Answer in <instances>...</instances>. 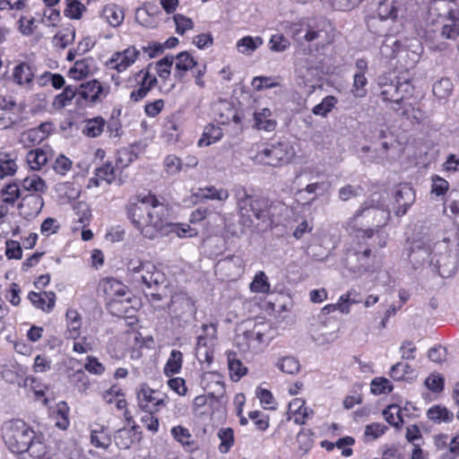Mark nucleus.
Returning a JSON list of instances; mask_svg holds the SVG:
<instances>
[{
    "mask_svg": "<svg viewBox=\"0 0 459 459\" xmlns=\"http://www.w3.org/2000/svg\"><path fill=\"white\" fill-rule=\"evenodd\" d=\"M75 38V30L73 26H68L59 30L52 39L54 48L65 49L73 43Z\"/></svg>",
    "mask_w": 459,
    "mask_h": 459,
    "instance_id": "obj_42",
    "label": "nucleus"
},
{
    "mask_svg": "<svg viewBox=\"0 0 459 459\" xmlns=\"http://www.w3.org/2000/svg\"><path fill=\"white\" fill-rule=\"evenodd\" d=\"M152 63L148 64L127 78V87L131 89L129 100L137 103L144 100L157 86V75L152 73Z\"/></svg>",
    "mask_w": 459,
    "mask_h": 459,
    "instance_id": "obj_9",
    "label": "nucleus"
},
{
    "mask_svg": "<svg viewBox=\"0 0 459 459\" xmlns=\"http://www.w3.org/2000/svg\"><path fill=\"white\" fill-rule=\"evenodd\" d=\"M173 21L175 22V31L179 36L185 35L188 30L194 29L195 23L193 20L182 13H174Z\"/></svg>",
    "mask_w": 459,
    "mask_h": 459,
    "instance_id": "obj_61",
    "label": "nucleus"
},
{
    "mask_svg": "<svg viewBox=\"0 0 459 459\" xmlns=\"http://www.w3.org/2000/svg\"><path fill=\"white\" fill-rule=\"evenodd\" d=\"M249 289L250 291L254 293H262L266 295L271 293V284L264 271H258L255 273L253 281L249 284Z\"/></svg>",
    "mask_w": 459,
    "mask_h": 459,
    "instance_id": "obj_49",
    "label": "nucleus"
},
{
    "mask_svg": "<svg viewBox=\"0 0 459 459\" xmlns=\"http://www.w3.org/2000/svg\"><path fill=\"white\" fill-rule=\"evenodd\" d=\"M36 65L28 61H21L12 70V82L25 89H31L33 86Z\"/></svg>",
    "mask_w": 459,
    "mask_h": 459,
    "instance_id": "obj_18",
    "label": "nucleus"
},
{
    "mask_svg": "<svg viewBox=\"0 0 459 459\" xmlns=\"http://www.w3.org/2000/svg\"><path fill=\"white\" fill-rule=\"evenodd\" d=\"M184 168L182 160L175 154H169L163 160V169L168 176L179 174Z\"/></svg>",
    "mask_w": 459,
    "mask_h": 459,
    "instance_id": "obj_55",
    "label": "nucleus"
},
{
    "mask_svg": "<svg viewBox=\"0 0 459 459\" xmlns=\"http://www.w3.org/2000/svg\"><path fill=\"white\" fill-rule=\"evenodd\" d=\"M170 434L186 450L193 451L195 448V440L187 428L182 425L174 426L170 429Z\"/></svg>",
    "mask_w": 459,
    "mask_h": 459,
    "instance_id": "obj_35",
    "label": "nucleus"
},
{
    "mask_svg": "<svg viewBox=\"0 0 459 459\" xmlns=\"http://www.w3.org/2000/svg\"><path fill=\"white\" fill-rule=\"evenodd\" d=\"M438 274L442 278H448L455 273V263L449 255H441L437 260L436 264Z\"/></svg>",
    "mask_w": 459,
    "mask_h": 459,
    "instance_id": "obj_51",
    "label": "nucleus"
},
{
    "mask_svg": "<svg viewBox=\"0 0 459 459\" xmlns=\"http://www.w3.org/2000/svg\"><path fill=\"white\" fill-rule=\"evenodd\" d=\"M161 138L168 143H177L183 134L182 117L178 111L166 116L161 124Z\"/></svg>",
    "mask_w": 459,
    "mask_h": 459,
    "instance_id": "obj_16",
    "label": "nucleus"
},
{
    "mask_svg": "<svg viewBox=\"0 0 459 459\" xmlns=\"http://www.w3.org/2000/svg\"><path fill=\"white\" fill-rule=\"evenodd\" d=\"M379 97L391 105L398 116L406 118L411 123L420 124L423 119V112L416 107L414 97L415 88L411 81L400 82L398 79L389 80L385 76L379 77Z\"/></svg>",
    "mask_w": 459,
    "mask_h": 459,
    "instance_id": "obj_2",
    "label": "nucleus"
},
{
    "mask_svg": "<svg viewBox=\"0 0 459 459\" xmlns=\"http://www.w3.org/2000/svg\"><path fill=\"white\" fill-rule=\"evenodd\" d=\"M389 134L388 126L384 124L373 123L370 124L368 132L366 134V138L373 144L379 142L380 149L375 147V150L381 152L379 158H385L388 150L390 149L389 143L385 141Z\"/></svg>",
    "mask_w": 459,
    "mask_h": 459,
    "instance_id": "obj_22",
    "label": "nucleus"
},
{
    "mask_svg": "<svg viewBox=\"0 0 459 459\" xmlns=\"http://www.w3.org/2000/svg\"><path fill=\"white\" fill-rule=\"evenodd\" d=\"M105 126L106 120L100 116L87 119L82 129V134L91 138L98 137L104 131Z\"/></svg>",
    "mask_w": 459,
    "mask_h": 459,
    "instance_id": "obj_47",
    "label": "nucleus"
},
{
    "mask_svg": "<svg viewBox=\"0 0 459 459\" xmlns=\"http://www.w3.org/2000/svg\"><path fill=\"white\" fill-rule=\"evenodd\" d=\"M20 188L27 191V195L45 194L48 190V186L43 178L38 175L26 177L20 182Z\"/></svg>",
    "mask_w": 459,
    "mask_h": 459,
    "instance_id": "obj_37",
    "label": "nucleus"
},
{
    "mask_svg": "<svg viewBox=\"0 0 459 459\" xmlns=\"http://www.w3.org/2000/svg\"><path fill=\"white\" fill-rule=\"evenodd\" d=\"M140 55V50L131 45L124 50L113 52L104 65L108 70L116 71L117 74H123L135 64Z\"/></svg>",
    "mask_w": 459,
    "mask_h": 459,
    "instance_id": "obj_13",
    "label": "nucleus"
},
{
    "mask_svg": "<svg viewBox=\"0 0 459 459\" xmlns=\"http://www.w3.org/2000/svg\"><path fill=\"white\" fill-rule=\"evenodd\" d=\"M388 428L379 422H373L365 427L364 429V441L370 442L374 441L380 437H382Z\"/></svg>",
    "mask_w": 459,
    "mask_h": 459,
    "instance_id": "obj_58",
    "label": "nucleus"
},
{
    "mask_svg": "<svg viewBox=\"0 0 459 459\" xmlns=\"http://www.w3.org/2000/svg\"><path fill=\"white\" fill-rule=\"evenodd\" d=\"M195 196L200 201L204 202L206 200L212 201H226L230 195L225 188H217L213 186H208L204 187H199L195 193Z\"/></svg>",
    "mask_w": 459,
    "mask_h": 459,
    "instance_id": "obj_33",
    "label": "nucleus"
},
{
    "mask_svg": "<svg viewBox=\"0 0 459 459\" xmlns=\"http://www.w3.org/2000/svg\"><path fill=\"white\" fill-rule=\"evenodd\" d=\"M227 360L230 377L233 382L239 381L247 374V368L238 358L236 351H229L227 353Z\"/></svg>",
    "mask_w": 459,
    "mask_h": 459,
    "instance_id": "obj_34",
    "label": "nucleus"
},
{
    "mask_svg": "<svg viewBox=\"0 0 459 459\" xmlns=\"http://www.w3.org/2000/svg\"><path fill=\"white\" fill-rule=\"evenodd\" d=\"M91 429V444L97 447L107 449L111 445V437L108 428L103 424L94 422L90 426Z\"/></svg>",
    "mask_w": 459,
    "mask_h": 459,
    "instance_id": "obj_29",
    "label": "nucleus"
},
{
    "mask_svg": "<svg viewBox=\"0 0 459 459\" xmlns=\"http://www.w3.org/2000/svg\"><path fill=\"white\" fill-rule=\"evenodd\" d=\"M267 325L261 323L256 324L250 330H246L238 337V345L243 351L248 350H256L261 345L266 343L271 336L266 333Z\"/></svg>",
    "mask_w": 459,
    "mask_h": 459,
    "instance_id": "obj_15",
    "label": "nucleus"
},
{
    "mask_svg": "<svg viewBox=\"0 0 459 459\" xmlns=\"http://www.w3.org/2000/svg\"><path fill=\"white\" fill-rule=\"evenodd\" d=\"M53 420H55V426L59 429L65 430L70 425L69 420V407L66 403H59L56 406V410L53 412Z\"/></svg>",
    "mask_w": 459,
    "mask_h": 459,
    "instance_id": "obj_50",
    "label": "nucleus"
},
{
    "mask_svg": "<svg viewBox=\"0 0 459 459\" xmlns=\"http://www.w3.org/2000/svg\"><path fill=\"white\" fill-rule=\"evenodd\" d=\"M403 6V0H381L376 9V13L380 21L391 20L394 22Z\"/></svg>",
    "mask_w": 459,
    "mask_h": 459,
    "instance_id": "obj_26",
    "label": "nucleus"
},
{
    "mask_svg": "<svg viewBox=\"0 0 459 459\" xmlns=\"http://www.w3.org/2000/svg\"><path fill=\"white\" fill-rule=\"evenodd\" d=\"M223 136V132L221 126L212 123L204 126L203 134L198 140L197 145L199 147L210 146L212 143L219 142Z\"/></svg>",
    "mask_w": 459,
    "mask_h": 459,
    "instance_id": "obj_39",
    "label": "nucleus"
},
{
    "mask_svg": "<svg viewBox=\"0 0 459 459\" xmlns=\"http://www.w3.org/2000/svg\"><path fill=\"white\" fill-rule=\"evenodd\" d=\"M78 96L77 87L66 85L60 93L56 94L52 100V108L56 110H61L72 104L73 100Z\"/></svg>",
    "mask_w": 459,
    "mask_h": 459,
    "instance_id": "obj_38",
    "label": "nucleus"
},
{
    "mask_svg": "<svg viewBox=\"0 0 459 459\" xmlns=\"http://www.w3.org/2000/svg\"><path fill=\"white\" fill-rule=\"evenodd\" d=\"M352 292L353 291H347L346 293L342 294L339 298L336 304L326 305L323 308V311L326 314H329L335 311L336 309H339L342 313H349L351 305L357 304L361 301L360 299H351Z\"/></svg>",
    "mask_w": 459,
    "mask_h": 459,
    "instance_id": "obj_45",
    "label": "nucleus"
},
{
    "mask_svg": "<svg viewBox=\"0 0 459 459\" xmlns=\"http://www.w3.org/2000/svg\"><path fill=\"white\" fill-rule=\"evenodd\" d=\"M116 337L132 359L138 357L143 345L142 333L139 331L131 328L117 334Z\"/></svg>",
    "mask_w": 459,
    "mask_h": 459,
    "instance_id": "obj_20",
    "label": "nucleus"
},
{
    "mask_svg": "<svg viewBox=\"0 0 459 459\" xmlns=\"http://www.w3.org/2000/svg\"><path fill=\"white\" fill-rule=\"evenodd\" d=\"M70 366H66L65 373L68 385L79 393H86L91 387V380L83 368H75L74 364H80L75 359H70Z\"/></svg>",
    "mask_w": 459,
    "mask_h": 459,
    "instance_id": "obj_17",
    "label": "nucleus"
},
{
    "mask_svg": "<svg viewBox=\"0 0 459 459\" xmlns=\"http://www.w3.org/2000/svg\"><path fill=\"white\" fill-rule=\"evenodd\" d=\"M91 73L90 62L86 58L77 60L67 72V76L75 81L85 79Z\"/></svg>",
    "mask_w": 459,
    "mask_h": 459,
    "instance_id": "obj_48",
    "label": "nucleus"
},
{
    "mask_svg": "<svg viewBox=\"0 0 459 459\" xmlns=\"http://www.w3.org/2000/svg\"><path fill=\"white\" fill-rule=\"evenodd\" d=\"M3 439L8 449L14 454H23L35 449L44 442L42 433H36L31 426L21 419L5 422Z\"/></svg>",
    "mask_w": 459,
    "mask_h": 459,
    "instance_id": "obj_5",
    "label": "nucleus"
},
{
    "mask_svg": "<svg viewBox=\"0 0 459 459\" xmlns=\"http://www.w3.org/2000/svg\"><path fill=\"white\" fill-rule=\"evenodd\" d=\"M16 158L11 152H0V178L13 177L17 172Z\"/></svg>",
    "mask_w": 459,
    "mask_h": 459,
    "instance_id": "obj_43",
    "label": "nucleus"
},
{
    "mask_svg": "<svg viewBox=\"0 0 459 459\" xmlns=\"http://www.w3.org/2000/svg\"><path fill=\"white\" fill-rule=\"evenodd\" d=\"M64 15L70 20H81L87 7L82 0H65Z\"/></svg>",
    "mask_w": 459,
    "mask_h": 459,
    "instance_id": "obj_44",
    "label": "nucleus"
},
{
    "mask_svg": "<svg viewBox=\"0 0 459 459\" xmlns=\"http://www.w3.org/2000/svg\"><path fill=\"white\" fill-rule=\"evenodd\" d=\"M174 77L178 82H183L187 72L193 70L197 65V60L187 51L179 52L174 57Z\"/></svg>",
    "mask_w": 459,
    "mask_h": 459,
    "instance_id": "obj_25",
    "label": "nucleus"
},
{
    "mask_svg": "<svg viewBox=\"0 0 459 459\" xmlns=\"http://www.w3.org/2000/svg\"><path fill=\"white\" fill-rule=\"evenodd\" d=\"M44 200L40 194L25 195L19 204V213L23 218L30 220L35 218L42 210Z\"/></svg>",
    "mask_w": 459,
    "mask_h": 459,
    "instance_id": "obj_24",
    "label": "nucleus"
},
{
    "mask_svg": "<svg viewBox=\"0 0 459 459\" xmlns=\"http://www.w3.org/2000/svg\"><path fill=\"white\" fill-rule=\"evenodd\" d=\"M394 202L396 204L395 214L399 217L403 216L415 199V193L408 184H400L396 186L394 193Z\"/></svg>",
    "mask_w": 459,
    "mask_h": 459,
    "instance_id": "obj_23",
    "label": "nucleus"
},
{
    "mask_svg": "<svg viewBox=\"0 0 459 459\" xmlns=\"http://www.w3.org/2000/svg\"><path fill=\"white\" fill-rule=\"evenodd\" d=\"M126 270L133 281L149 289L162 284L166 280L165 273L152 261L132 258L127 262Z\"/></svg>",
    "mask_w": 459,
    "mask_h": 459,
    "instance_id": "obj_8",
    "label": "nucleus"
},
{
    "mask_svg": "<svg viewBox=\"0 0 459 459\" xmlns=\"http://www.w3.org/2000/svg\"><path fill=\"white\" fill-rule=\"evenodd\" d=\"M100 18L112 27H118L124 21L123 9L116 4H108L100 12Z\"/></svg>",
    "mask_w": 459,
    "mask_h": 459,
    "instance_id": "obj_32",
    "label": "nucleus"
},
{
    "mask_svg": "<svg viewBox=\"0 0 459 459\" xmlns=\"http://www.w3.org/2000/svg\"><path fill=\"white\" fill-rule=\"evenodd\" d=\"M393 385L389 379L380 377H375L370 383V391L373 394H386L393 391Z\"/></svg>",
    "mask_w": 459,
    "mask_h": 459,
    "instance_id": "obj_60",
    "label": "nucleus"
},
{
    "mask_svg": "<svg viewBox=\"0 0 459 459\" xmlns=\"http://www.w3.org/2000/svg\"><path fill=\"white\" fill-rule=\"evenodd\" d=\"M97 292L105 301L107 310L113 316H119L125 309L123 302L129 301L126 298L127 287L121 281L114 277H105L100 280Z\"/></svg>",
    "mask_w": 459,
    "mask_h": 459,
    "instance_id": "obj_7",
    "label": "nucleus"
},
{
    "mask_svg": "<svg viewBox=\"0 0 459 459\" xmlns=\"http://www.w3.org/2000/svg\"><path fill=\"white\" fill-rule=\"evenodd\" d=\"M204 388L212 397L222 395L225 393L223 377L216 372L208 373L203 380Z\"/></svg>",
    "mask_w": 459,
    "mask_h": 459,
    "instance_id": "obj_31",
    "label": "nucleus"
},
{
    "mask_svg": "<svg viewBox=\"0 0 459 459\" xmlns=\"http://www.w3.org/2000/svg\"><path fill=\"white\" fill-rule=\"evenodd\" d=\"M314 431L310 429H301L297 435L299 447L303 452H308L314 444Z\"/></svg>",
    "mask_w": 459,
    "mask_h": 459,
    "instance_id": "obj_62",
    "label": "nucleus"
},
{
    "mask_svg": "<svg viewBox=\"0 0 459 459\" xmlns=\"http://www.w3.org/2000/svg\"><path fill=\"white\" fill-rule=\"evenodd\" d=\"M314 413V410L307 407L302 398H294L289 403L288 420H292L297 425H305Z\"/></svg>",
    "mask_w": 459,
    "mask_h": 459,
    "instance_id": "obj_21",
    "label": "nucleus"
},
{
    "mask_svg": "<svg viewBox=\"0 0 459 459\" xmlns=\"http://www.w3.org/2000/svg\"><path fill=\"white\" fill-rule=\"evenodd\" d=\"M426 414L427 418L436 424L451 423L455 418L453 411L442 404L432 405L428 409Z\"/></svg>",
    "mask_w": 459,
    "mask_h": 459,
    "instance_id": "obj_36",
    "label": "nucleus"
},
{
    "mask_svg": "<svg viewBox=\"0 0 459 459\" xmlns=\"http://www.w3.org/2000/svg\"><path fill=\"white\" fill-rule=\"evenodd\" d=\"M236 202L239 217L244 225L251 227L255 220L265 224L272 225L276 215H279L283 204L277 201L258 195L249 194L245 187L236 191Z\"/></svg>",
    "mask_w": 459,
    "mask_h": 459,
    "instance_id": "obj_3",
    "label": "nucleus"
},
{
    "mask_svg": "<svg viewBox=\"0 0 459 459\" xmlns=\"http://www.w3.org/2000/svg\"><path fill=\"white\" fill-rule=\"evenodd\" d=\"M137 406L141 411L159 412L167 405V395L152 388L148 384H141L135 391Z\"/></svg>",
    "mask_w": 459,
    "mask_h": 459,
    "instance_id": "obj_12",
    "label": "nucleus"
},
{
    "mask_svg": "<svg viewBox=\"0 0 459 459\" xmlns=\"http://www.w3.org/2000/svg\"><path fill=\"white\" fill-rule=\"evenodd\" d=\"M173 63L174 56H165L155 63V72L161 80L166 81L169 78Z\"/></svg>",
    "mask_w": 459,
    "mask_h": 459,
    "instance_id": "obj_57",
    "label": "nucleus"
},
{
    "mask_svg": "<svg viewBox=\"0 0 459 459\" xmlns=\"http://www.w3.org/2000/svg\"><path fill=\"white\" fill-rule=\"evenodd\" d=\"M183 365V353L178 350H172L164 366L163 372L166 377L178 374Z\"/></svg>",
    "mask_w": 459,
    "mask_h": 459,
    "instance_id": "obj_46",
    "label": "nucleus"
},
{
    "mask_svg": "<svg viewBox=\"0 0 459 459\" xmlns=\"http://www.w3.org/2000/svg\"><path fill=\"white\" fill-rule=\"evenodd\" d=\"M255 126L259 130L272 132L277 126L276 120L272 118V111L267 108H262L254 113Z\"/></svg>",
    "mask_w": 459,
    "mask_h": 459,
    "instance_id": "obj_40",
    "label": "nucleus"
},
{
    "mask_svg": "<svg viewBox=\"0 0 459 459\" xmlns=\"http://www.w3.org/2000/svg\"><path fill=\"white\" fill-rule=\"evenodd\" d=\"M213 350L207 346L206 337L200 335L197 338L196 356L200 361L211 363L213 360Z\"/></svg>",
    "mask_w": 459,
    "mask_h": 459,
    "instance_id": "obj_59",
    "label": "nucleus"
},
{
    "mask_svg": "<svg viewBox=\"0 0 459 459\" xmlns=\"http://www.w3.org/2000/svg\"><path fill=\"white\" fill-rule=\"evenodd\" d=\"M127 426V428L117 429L114 434L115 444L119 449H128L142 440L143 433L140 426L134 420Z\"/></svg>",
    "mask_w": 459,
    "mask_h": 459,
    "instance_id": "obj_19",
    "label": "nucleus"
},
{
    "mask_svg": "<svg viewBox=\"0 0 459 459\" xmlns=\"http://www.w3.org/2000/svg\"><path fill=\"white\" fill-rule=\"evenodd\" d=\"M217 436L220 439L219 451L221 454H227L230 451L235 444V435L233 429L221 428L219 429Z\"/></svg>",
    "mask_w": 459,
    "mask_h": 459,
    "instance_id": "obj_52",
    "label": "nucleus"
},
{
    "mask_svg": "<svg viewBox=\"0 0 459 459\" xmlns=\"http://www.w3.org/2000/svg\"><path fill=\"white\" fill-rule=\"evenodd\" d=\"M21 121V108L14 97L0 94V129L13 128Z\"/></svg>",
    "mask_w": 459,
    "mask_h": 459,
    "instance_id": "obj_14",
    "label": "nucleus"
},
{
    "mask_svg": "<svg viewBox=\"0 0 459 459\" xmlns=\"http://www.w3.org/2000/svg\"><path fill=\"white\" fill-rule=\"evenodd\" d=\"M28 299L35 308L50 313L56 306V296L54 291L37 292L31 290L28 293Z\"/></svg>",
    "mask_w": 459,
    "mask_h": 459,
    "instance_id": "obj_27",
    "label": "nucleus"
},
{
    "mask_svg": "<svg viewBox=\"0 0 459 459\" xmlns=\"http://www.w3.org/2000/svg\"><path fill=\"white\" fill-rule=\"evenodd\" d=\"M295 150L289 142L261 143L257 144L255 160L271 167H282L292 161Z\"/></svg>",
    "mask_w": 459,
    "mask_h": 459,
    "instance_id": "obj_6",
    "label": "nucleus"
},
{
    "mask_svg": "<svg viewBox=\"0 0 459 459\" xmlns=\"http://www.w3.org/2000/svg\"><path fill=\"white\" fill-rule=\"evenodd\" d=\"M389 213L381 211L364 203L346 221L345 229L357 232V238H371L375 234H379L381 229L385 225Z\"/></svg>",
    "mask_w": 459,
    "mask_h": 459,
    "instance_id": "obj_4",
    "label": "nucleus"
},
{
    "mask_svg": "<svg viewBox=\"0 0 459 459\" xmlns=\"http://www.w3.org/2000/svg\"><path fill=\"white\" fill-rule=\"evenodd\" d=\"M77 90V101H82L87 107H93L108 96L110 86L98 79H91L81 83Z\"/></svg>",
    "mask_w": 459,
    "mask_h": 459,
    "instance_id": "obj_11",
    "label": "nucleus"
},
{
    "mask_svg": "<svg viewBox=\"0 0 459 459\" xmlns=\"http://www.w3.org/2000/svg\"><path fill=\"white\" fill-rule=\"evenodd\" d=\"M407 410V406L402 408L400 405L396 403H392L387 405L383 410V417L386 420V422L394 427V429L400 430L403 429L404 424L403 420V411Z\"/></svg>",
    "mask_w": 459,
    "mask_h": 459,
    "instance_id": "obj_30",
    "label": "nucleus"
},
{
    "mask_svg": "<svg viewBox=\"0 0 459 459\" xmlns=\"http://www.w3.org/2000/svg\"><path fill=\"white\" fill-rule=\"evenodd\" d=\"M263 44L261 37L245 36L238 40L237 48L242 54H251Z\"/></svg>",
    "mask_w": 459,
    "mask_h": 459,
    "instance_id": "obj_54",
    "label": "nucleus"
},
{
    "mask_svg": "<svg viewBox=\"0 0 459 459\" xmlns=\"http://www.w3.org/2000/svg\"><path fill=\"white\" fill-rule=\"evenodd\" d=\"M82 318L77 309L69 307L65 313V331L66 340L75 341L80 338Z\"/></svg>",
    "mask_w": 459,
    "mask_h": 459,
    "instance_id": "obj_28",
    "label": "nucleus"
},
{
    "mask_svg": "<svg viewBox=\"0 0 459 459\" xmlns=\"http://www.w3.org/2000/svg\"><path fill=\"white\" fill-rule=\"evenodd\" d=\"M126 218L144 238L154 239L159 236L176 234L178 238H193L198 231L187 223L169 222V206L161 203L155 194L149 191L140 194L125 206Z\"/></svg>",
    "mask_w": 459,
    "mask_h": 459,
    "instance_id": "obj_1",
    "label": "nucleus"
},
{
    "mask_svg": "<svg viewBox=\"0 0 459 459\" xmlns=\"http://www.w3.org/2000/svg\"><path fill=\"white\" fill-rule=\"evenodd\" d=\"M17 28L21 34L31 36L37 30L36 19L32 16H21L17 21Z\"/></svg>",
    "mask_w": 459,
    "mask_h": 459,
    "instance_id": "obj_64",
    "label": "nucleus"
},
{
    "mask_svg": "<svg viewBox=\"0 0 459 459\" xmlns=\"http://www.w3.org/2000/svg\"><path fill=\"white\" fill-rule=\"evenodd\" d=\"M21 197V188L16 182L6 184L0 191V198L3 203L13 205Z\"/></svg>",
    "mask_w": 459,
    "mask_h": 459,
    "instance_id": "obj_53",
    "label": "nucleus"
},
{
    "mask_svg": "<svg viewBox=\"0 0 459 459\" xmlns=\"http://www.w3.org/2000/svg\"><path fill=\"white\" fill-rule=\"evenodd\" d=\"M74 211L77 216L76 222L82 228L87 227L91 221V210L90 206L84 202H77L74 205Z\"/></svg>",
    "mask_w": 459,
    "mask_h": 459,
    "instance_id": "obj_56",
    "label": "nucleus"
},
{
    "mask_svg": "<svg viewBox=\"0 0 459 459\" xmlns=\"http://www.w3.org/2000/svg\"><path fill=\"white\" fill-rule=\"evenodd\" d=\"M337 103V99L334 96L328 95L325 97L320 103L312 108V112L316 116L326 117Z\"/></svg>",
    "mask_w": 459,
    "mask_h": 459,
    "instance_id": "obj_63",
    "label": "nucleus"
},
{
    "mask_svg": "<svg viewBox=\"0 0 459 459\" xmlns=\"http://www.w3.org/2000/svg\"><path fill=\"white\" fill-rule=\"evenodd\" d=\"M49 160L48 152L42 148L30 150L26 155L28 165L32 170H40Z\"/></svg>",
    "mask_w": 459,
    "mask_h": 459,
    "instance_id": "obj_41",
    "label": "nucleus"
},
{
    "mask_svg": "<svg viewBox=\"0 0 459 459\" xmlns=\"http://www.w3.org/2000/svg\"><path fill=\"white\" fill-rule=\"evenodd\" d=\"M134 156L135 155L127 149L118 151L116 166L111 161L104 162L95 169L94 176L89 179L87 186L89 188L99 187L102 182H105L107 185L116 182L117 170L127 167L133 161Z\"/></svg>",
    "mask_w": 459,
    "mask_h": 459,
    "instance_id": "obj_10",
    "label": "nucleus"
}]
</instances>
